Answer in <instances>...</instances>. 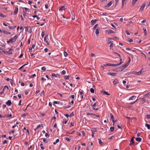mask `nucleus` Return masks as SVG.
<instances>
[{
  "label": "nucleus",
  "mask_w": 150,
  "mask_h": 150,
  "mask_svg": "<svg viewBox=\"0 0 150 150\" xmlns=\"http://www.w3.org/2000/svg\"><path fill=\"white\" fill-rule=\"evenodd\" d=\"M113 53L115 54H116L117 55H118V56L119 57L120 59V62L119 63L117 64H112L110 63H108L106 64L105 65H104V66H118L119 65H120L121 63H122V59L121 58V57L120 55L117 52H113Z\"/></svg>",
  "instance_id": "1"
},
{
  "label": "nucleus",
  "mask_w": 150,
  "mask_h": 150,
  "mask_svg": "<svg viewBox=\"0 0 150 150\" xmlns=\"http://www.w3.org/2000/svg\"><path fill=\"white\" fill-rule=\"evenodd\" d=\"M144 72V69H142L140 71L138 72L135 71H132L131 72V74H133L136 75H140Z\"/></svg>",
  "instance_id": "2"
},
{
  "label": "nucleus",
  "mask_w": 150,
  "mask_h": 150,
  "mask_svg": "<svg viewBox=\"0 0 150 150\" xmlns=\"http://www.w3.org/2000/svg\"><path fill=\"white\" fill-rule=\"evenodd\" d=\"M18 36L17 35H15L13 37L11 38L10 39L11 42L13 43L15 42L17 39Z\"/></svg>",
  "instance_id": "3"
},
{
  "label": "nucleus",
  "mask_w": 150,
  "mask_h": 150,
  "mask_svg": "<svg viewBox=\"0 0 150 150\" xmlns=\"http://www.w3.org/2000/svg\"><path fill=\"white\" fill-rule=\"evenodd\" d=\"M6 88H7V89L8 90H9V88L8 86H5L4 87L2 91L0 93V95H2L3 93H4V90L6 89Z\"/></svg>",
  "instance_id": "4"
},
{
  "label": "nucleus",
  "mask_w": 150,
  "mask_h": 150,
  "mask_svg": "<svg viewBox=\"0 0 150 150\" xmlns=\"http://www.w3.org/2000/svg\"><path fill=\"white\" fill-rule=\"evenodd\" d=\"M134 138H135V137H132V139H131V141H130L131 142L129 144V145L134 144Z\"/></svg>",
  "instance_id": "5"
},
{
  "label": "nucleus",
  "mask_w": 150,
  "mask_h": 150,
  "mask_svg": "<svg viewBox=\"0 0 150 150\" xmlns=\"http://www.w3.org/2000/svg\"><path fill=\"white\" fill-rule=\"evenodd\" d=\"M113 39L111 38H108L107 40L108 44H109L110 43L112 42H113Z\"/></svg>",
  "instance_id": "6"
},
{
  "label": "nucleus",
  "mask_w": 150,
  "mask_h": 150,
  "mask_svg": "<svg viewBox=\"0 0 150 150\" xmlns=\"http://www.w3.org/2000/svg\"><path fill=\"white\" fill-rule=\"evenodd\" d=\"M48 36V35H46L44 38V41L46 43L47 45H49L50 43L46 39V37Z\"/></svg>",
  "instance_id": "7"
},
{
  "label": "nucleus",
  "mask_w": 150,
  "mask_h": 150,
  "mask_svg": "<svg viewBox=\"0 0 150 150\" xmlns=\"http://www.w3.org/2000/svg\"><path fill=\"white\" fill-rule=\"evenodd\" d=\"M18 12V8L17 7H16L15 8V9L14 11V14L16 15V14Z\"/></svg>",
  "instance_id": "8"
},
{
  "label": "nucleus",
  "mask_w": 150,
  "mask_h": 150,
  "mask_svg": "<svg viewBox=\"0 0 150 150\" xmlns=\"http://www.w3.org/2000/svg\"><path fill=\"white\" fill-rule=\"evenodd\" d=\"M41 127H43V125L42 124L38 125L36 128L35 129V130L36 131L37 129Z\"/></svg>",
  "instance_id": "9"
},
{
  "label": "nucleus",
  "mask_w": 150,
  "mask_h": 150,
  "mask_svg": "<svg viewBox=\"0 0 150 150\" xmlns=\"http://www.w3.org/2000/svg\"><path fill=\"white\" fill-rule=\"evenodd\" d=\"M113 2L112 1H110L105 6V7H109L112 5V4Z\"/></svg>",
  "instance_id": "10"
},
{
  "label": "nucleus",
  "mask_w": 150,
  "mask_h": 150,
  "mask_svg": "<svg viewBox=\"0 0 150 150\" xmlns=\"http://www.w3.org/2000/svg\"><path fill=\"white\" fill-rule=\"evenodd\" d=\"M6 104L7 105L9 106L11 104V101L10 100H9L6 102Z\"/></svg>",
  "instance_id": "11"
},
{
  "label": "nucleus",
  "mask_w": 150,
  "mask_h": 150,
  "mask_svg": "<svg viewBox=\"0 0 150 150\" xmlns=\"http://www.w3.org/2000/svg\"><path fill=\"white\" fill-rule=\"evenodd\" d=\"M101 93H102L104 95H110V94H109L108 92H106L105 91H101L100 92Z\"/></svg>",
  "instance_id": "12"
},
{
  "label": "nucleus",
  "mask_w": 150,
  "mask_h": 150,
  "mask_svg": "<svg viewBox=\"0 0 150 150\" xmlns=\"http://www.w3.org/2000/svg\"><path fill=\"white\" fill-rule=\"evenodd\" d=\"M100 28H97L96 29V32H95V33L97 35V36H98L99 34V30Z\"/></svg>",
  "instance_id": "13"
},
{
  "label": "nucleus",
  "mask_w": 150,
  "mask_h": 150,
  "mask_svg": "<svg viewBox=\"0 0 150 150\" xmlns=\"http://www.w3.org/2000/svg\"><path fill=\"white\" fill-rule=\"evenodd\" d=\"M115 73H113V72H108L107 73V74L108 75H111L112 76H115L116 74Z\"/></svg>",
  "instance_id": "14"
},
{
  "label": "nucleus",
  "mask_w": 150,
  "mask_h": 150,
  "mask_svg": "<svg viewBox=\"0 0 150 150\" xmlns=\"http://www.w3.org/2000/svg\"><path fill=\"white\" fill-rule=\"evenodd\" d=\"M116 71L117 72L121 71H122V70L121 69V67H119L117 68L116 69Z\"/></svg>",
  "instance_id": "15"
},
{
  "label": "nucleus",
  "mask_w": 150,
  "mask_h": 150,
  "mask_svg": "<svg viewBox=\"0 0 150 150\" xmlns=\"http://www.w3.org/2000/svg\"><path fill=\"white\" fill-rule=\"evenodd\" d=\"M2 52H4V53L6 54H12V52H10L9 51H3Z\"/></svg>",
  "instance_id": "16"
},
{
  "label": "nucleus",
  "mask_w": 150,
  "mask_h": 150,
  "mask_svg": "<svg viewBox=\"0 0 150 150\" xmlns=\"http://www.w3.org/2000/svg\"><path fill=\"white\" fill-rule=\"evenodd\" d=\"M106 31L109 34L114 33V32L111 30H106Z\"/></svg>",
  "instance_id": "17"
},
{
  "label": "nucleus",
  "mask_w": 150,
  "mask_h": 150,
  "mask_svg": "<svg viewBox=\"0 0 150 150\" xmlns=\"http://www.w3.org/2000/svg\"><path fill=\"white\" fill-rule=\"evenodd\" d=\"M136 96H133L129 98V100H133L134 99H135L136 98Z\"/></svg>",
  "instance_id": "18"
},
{
  "label": "nucleus",
  "mask_w": 150,
  "mask_h": 150,
  "mask_svg": "<svg viewBox=\"0 0 150 150\" xmlns=\"http://www.w3.org/2000/svg\"><path fill=\"white\" fill-rule=\"evenodd\" d=\"M145 5H146V4H144L140 8V10H143L144 8L145 7Z\"/></svg>",
  "instance_id": "19"
},
{
  "label": "nucleus",
  "mask_w": 150,
  "mask_h": 150,
  "mask_svg": "<svg viewBox=\"0 0 150 150\" xmlns=\"http://www.w3.org/2000/svg\"><path fill=\"white\" fill-rule=\"evenodd\" d=\"M149 96H150V93H149L144 95V97L145 98H146L147 97H149Z\"/></svg>",
  "instance_id": "20"
},
{
  "label": "nucleus",
  "mask_w": 150,
  "mask_h": 150,
  "mask_svg": "<svg viewBox=\"0 0 150 150\" xmlns=\"http://www.w3.org/2000/svg\"><path fill=\"white\" fill-rule=\"evenodd\" d=\"M118 81L117 80H116V79H115V80L113 81V83L114 85L117 84V83H118Z\"/></svg>",
  "instance_id": "21"
},
{
  "label": "nucleus",
  "mask_w": 150,
  "mask_h": 150,
  "mask_svg": "<svg viewBox=\"0 0 150 150\" xmlns=\"http://www.w3.org/2000/svg\"><path fill=\"white\" fill-rule=\"evenodd\" d=\"M28 115V114L27 113H24L22 114L21 115V116L22 117H24Z\"/></svg>",
  "instance_id": "22"
},
{
  "label": "nucleus",
  "mask_w": 150,
  "mask_h": 150,
  "mask_svg": "<svg viewBox=\"0 0 150 150\" xmlns=\"http://www.w3.org/2000/svg\"><path fill=\"white\" fill-rule=\"evenodd\" d=\"M86 115H93V116L95 115H94V114H93V113H90V112L87 113L86 114Z\"/></svg>",
  "instance_id": "23"
},
{
  "label": "nucleus",
  "mask_w": 150,
  "mask_h": 150,
  "mask_svg": "<svg viewBox=\"0 0 150 150\" xmlns=\"http://www.w3.org/2000/svg\"><path fill=\"white\" fill-rule=\"evenodd\" d=\"M129 60L128 62L126 63V64L125 65H124V66H128L131 60L130 58L129 57Z\"/></svg>",
  "instance_id": "24"
},
{
  "label": "nucleus",
  "mask_w": 150,
  "mask_h": 150,
  "mask_svg": "<svg viewBox=\"0 0 150 150\" xmlns=\"http://www.w3.org/2000/svg\"><path fill=\"white\" fill-rule=\"evenodd\" d=\"M144 98H145L144 97V98H141L142 99L141 102L142 103H144L145 102Z\"/></svg>",
  "instance_id": "25"
},
{
  "label": "nucleus",
  "mask_w": 150,
  "mask_h": 150,
  "mask_svg": "<svg viewBox=\"0 0 150 150\" xmlns=\"http://www.w3.org/2000/svg\"><path fill=\"white\" fill-rule=\"evenodd\" d=\"M52 76L57 77H58L59 74H54L52 73Z\"/></svg>",
  "instance_id": "26"
},
{
  "label": "nucleus",
  "mask_w": 150,
  "mask_h": 150,
  "mask_svg": "<svg viewBox=\"0 0 150 150\" xmlns=\"http://www.w3.org/2000/svg\"><path fill=\"white\" fill-rule=\"evenodd\" d=\"M136 140L138 142H140L142 140V139L140 138H137L136 139Z\"/></svg>",
  "instance_id": "27"
},
{
  "label": "nucleus",
  "mask_w": 150,
  "mask_h": 150,
  "mask_svg": "<svg viewBox=\"0 0 150 150\" xmlns=\"http://www.w3.org/2000/svg\"><path fill=\"white\" fill-rule=\"evenodd\" d=\"M3 32L4 33L6 34H11V33L10 32H8L7 31H6V30H4L3 31Z\"/></svg>",
  "instance_id": "28"
},
{
  "label": "nucleus",
  "mask_w": 150,
  "mask_h": 150,
  "mask_svg": "<svg viewBox=\"0 0 150 150\" xmlns=\"http://www.w3.org/2000/svg\"><path fill=\"white\" fill-rule=\"evenodd\" d=\"M110 115L111 116V120H112V121L113 120H114V116L113 115L112 113H110Z\"/></svg>",
  "instance_id": "29"
},
{
  "label": "nucleus",
  "mask_w": 150,
  "mask_h": 150,
  "mask_svg": "<svg viewBox=\"0 0 150 150\" xmlns=\"http://www.w3.org/2000/svg\"><path fill=\"white\" fill-rule=\"evenodd\" d=\"M145 126L148 129H150V125L147 124H145Z\"/></svg>",
  "instance_id": "30"
},
{
  "label": "nucleus",
  "mask_w": 150,
  "mask_h": 150,
  "mask_svg": "<svg viewBox=\"0 0 150 150\" xmlns=\"http://www.w3.org/2000/svg\"><path fill=\"white\" fill-rule=\"evenodd\" d=\"M115 127H111L110 128V130L111 132H113L114 130Z\"/></svg>",
  "instance_id": "31"
},
{
  "label": "nucleus",
  "mask_w": 150,
  "mask_h": 150,
  "mask_svg": "<svg viewBox=\"0 0 150 150\" xmlns=\"http://www.w3.org/2000/svg\"><path fill=\"white\" fill-rule=\"evenodd\" d=\"M99 141V143L100 144L102 145L103 144V142H102L100 139H98Z\"/></svg>",
  "instance_id": "32"
},
{
  "label": "nucleus",
  "mask_w": 150,
  "mask_h": 150,
  "mask_svg": "<svg viewBox=\"0 0 150 150\" xmlns=\"http://www.w3.org/2000/svg\"><path fill=\"white\" fill-rule=\"evenodd\" d=\"M97 21V20L96 19L92 20L91 21V23L93 24L95 23Z\"/></svg>",
  "instance_id": "33"
},
{
  "label": "nucleus",
  "mask_w": 150,
  "mask_h": 150,
  "mask_svg": "<svg viewBox=\"0 0 150 150\" xmlns=\"http://www.w3.org/2000/svg\"><path fill=\"white\" fill-rule=\"evenodd\" d=\"M90 91L91 93H93L94 92V90L93 88H91L90 90Z\"/></svg>",
  "instance_id": "34"
},
{
  "label": "nucleus",
  "mask_w": 150,
  "mask_h": 150,
  "mask_svg": "<svg viewBox=\"0 0 150 150\" xmlns=\"http://www.w3.org/2000/svg\"><path fill=\"white\" fill-rule=\"evenodd\" d=\"M143 29L144 31V35H146L147 34H146V29L144 28H143Z\"/></svg>",
  "instance_id": "35"
},
{
  "label": "nucleus",
  "mask_w": 150,
  "mask_h": 150,
  "mask_svg": "<svg viewBox=\"0 0 150 150\" xmlns=\"http://www.w3.org/2000/svg\"><path fill=\"white\" fill-rule=\"evenodd\" d=\"M66 73V71L65 70H63L61 73V74L62 75H64Z\"/></svg>",
  "instance_id": "36"
},
{
  "label": "nucleus",
  "mask_w": 150,
  "mask_h": 150,
  "mask_svg": "<svg viewBox=\"0 0 150 150\" xmlns=\"http://www.w3.org/2000/svg\"><path fill=\"white\" fill-rule=\"evenodd\" d=\"M43 145V144L42 143L40 144V146H41V149H45V148L42 146Z\"/></svg>",
  "instance_id": "37"
},
{
  "label": "nucleus",
  "mask_w": 150,
  "mask_h": 150,
  "mask_svg": "<svg viewBox=\"0 0 150 150\" xmlns=\"http://www.w3.org/2000/svg\"><path fill=\"white\" fill-rule=\"evenodd\" d=\"M80 94L81 95V98H83V92L82 91L80 92Z\"/></svg>",
  "instance_id": "38"
},
{
  "label": "nucleus",
  "mask_w": 150,
  "mask_h": 150,
  "mask_svg": "<svg viewBox=\"0 0 150 150\" xmlns=\"http://www.w3.org/2000/svg\"><path fill=\"white\" fill-rule=\"evenodd\" d=\"M122 71L127 66H120Z\"/></svg>",
  "instance_id": "39"
},
{
  "label": "nucleus",
  "mask_w": 150,
  "mask_h": 150,
  "mask_svg": "<svg viewBox=\"0 0 150 150\" xmlns=\"http://www.w3.org/2000/svg\"><path fill=\"white\" fill-rule=\"evenodd\" d=\"M6 117V115H5L4 116H2L1 115V114H0V117L1 118H5V117Z\"/></svg>",
  "instance_id": "40"
},
{
  "label": "nucleus",
  "mask_w": 150,
  "mask_h": 150,
  "mask_svg": "<svg viewBox=\"0 0 150 150\" xmlns=\"http://www.w3.org/2000/svg\"><path fill=\"white\" fill-rule=\"evenodd\" d=\"M36 76V75L35 74H33V75H31L30 76V77H31V78H33L35 77Z\"/></svg>",
  "instance_id": "41"
},
{
  "label": "nucleus",
  "mask_w": 150,
  "mask_h": 150,
  "mask_svg": "<svg viewBox=\"0 0 150 150\" xmlns=\"http://www.w3.org/2000/svg\"><path fill=\"white\" fill-rule=\"evenodd\" d=\"M44 94V91H42L40 94V96L42 97L43 96Z\"/></svg>",
  "instance_id": "42"
},
{
  "label": "nucleus",
  "mask_w": 150,
  "mask_h": 150,
  "mask_svg": "<svg viewBox=\"0 0 150 150\" xmlns=\"http://www.w3.org/2000/svg\"><path fill=\"white\" fill-rule=\"evenodd\" d=\"M0 16L1 17H2V18H4L6 17L5 15H4V14H0Z\"/></svg>",
  "instance_id": "43"
},
{
  "label": "nucleus",
  "mask_w": 150,
  "mask_h": 150,
  "mask_svg": "<svg viewBox=\"0 0 150 150\" xmlns=\"http://www.w3.org/2000/svg\"><path fill=\"white\" fill-rule=\"evenodd\" d=\"M118 121V120L117 119H115V120H113L112 121V122L113 123H115V122H117Z\"/></svg>",
  "instance_id": "44"
},
{
  "label": "nucleus",
  "mask_w": 150,
  "mask_h": 150,
  "mask_svg": "<svg viewBox=\"0 0 150 150\" xmlns=\"http://www.w3.org/2000/svg\"><path fill=\"white\" fill-rule=\"evenodd\" d=\"M42 36V38H43L45 35V33L44 31L42 32L41 34Z\"/></svg>",
  "instance_id": "45"
},
{
  "label": "nucleus",
  "mask_w": 150,
  "mask_h": 150,
  "mask_svg": "<svg viewBox=\"0 0 150 150\" xmlns=\"http://www.w3.org/2000/svg\"><path fill=\"white\" fill-rule=\"evenodd\" d=\"M60 102L59 101H54L53 102L54 103L56 104H59Z\"/></svg>",
  "instance_id": "46"
},
{
  "label": "nucleus",
  "mask_w": 150,
  "mask_h": 150,
  "mask_svg": "<svg viewBox=\"0 0 150 150\" xmlns=\"http://www.w3.org/2000/svg\"><path fill=\"white\" fill-rule=\"evenodd\" d=\"M74 116L73 112L72 113H71L70 115V117H71Z\"/></svg>",
  "instance_id": "47"
},
{
  "label": "nucleus",
  "mask_w": 150,
  "mask_h": 150,
  "mask_svg": "<svg viewBox=\"0 0 150 150\" xmlns=\"http://www.w3.org/2000/svg\"><path fill=\"white\" fill-rule=\"evenodd\" d=\"M65 78L64 79L65 80H68L69 79L70 76H68L67 77H66V76H65Z\"/></svg>",
  "instance_id": "48"
},
{
  "label": "nucleus",
  "mask_w": 150,
  "mask_h": 150,
  "mask_svg": "<svg viewBox=\"0 0 150 150\" xmlns=\"http://www.w3.org/2000/svg\"><path fill=\"white\" fill-rule=\"evenodd\" d=\"M65 139L68 142H69L70 141V139L68 138H65Z\"/></svg>",
  "instance_id": "49"
},
{
  "label": "nucleus",
  "mask_w": 150,
  "mask_h": 150,
  "mask_svg": "<svg viewBox=\"0 0 150 150\" xmlns=\"http://www.w3.org/2000/svg\"><path fill=\"white\" fill-rule=\"evenodd\" d=\"M98 25L97 24L95 25L93 28V29H95L98 27Z\"/></svg>",
  "instance_id": "50"
},
{
  "label": "nucleus",
  "mask_w": 150,
  "mask_h": 150,
  "mask_svg": "<svg viewBox=\"0 0 150 150\" xmlns=\"http://www.w3.org/2000/svg\"><path fill=\"white\" fill-rule=\"evenodd\" d=\"M41 69L43 71H45L46 70V68L44 66L42 67Z\"/></svg>",
  "instance_id": "51"
},
{
  "label": "nucleus",
  "mask_w": 150,
  "mask_h": 150,
  "mask_svg": "<svg viewBox=\"0 0 150 150\" xmlns=\"http://www.w3.org/2000/svg\"><path fill=\"white\" fill-rule=\"evenodd\" d=\"M137 1H136V0H133L132 2V4L134 5Z\"/></svg>",
  "instance_id": "52"
},
{
  "label": "nucleus",
  "mask_w": 150,
  "mask_h": 150,
  "mask_svg": "<svg viewBox=\"0 0 150 150\" xmlns=\"http://www.w3.org/2000/svg\"><path fill=\"white\" fill-rule=\"evenodd\" d=\"M7 141L6 140H5L3 142V144H4L5 143H7Z\"/></svg>",
  "instance_id": "53"
},
{
  "label": "nucleus",
  "mask_w": 150,
  "mask_h": 150,
  "mask_svg": "<svg viewBox=\"0 0 150 150\" xmlns=\"http://www.w3.org/2000/svg\"><path fill=\"white\" fill-rule=\"evenodd\" d=\"M114 137V136L112 135V136L108 138L109 140H111L112 139L113 137Z\"/></svg>",
  "instance_id": "54"
},
{
  "label": "nucleus",
  "mask_w": 150,
  "mask_h": 150,
  "mask_svg": "<svg viewBox=\"0 0 150 150\" xmlns=\"http://www.w3.org/2000/svg\"><path fill=\"white\" fill-rule=\"evenodd\" d=\"M91 131H92V132H96L97 130L96 129H93L92 130L91 129Z\"/></svg>",
  "instance_id": "55"
},
{
  "label": "nucleus",
  "mask_w": 150,
  "mask_h": 150,
  "mask_svg": "<svg viewBox=\"0 0 150 150\" xmlns=\"http://www.w3.org/2000/svg\"><path fill=\"white\" fill-rule=\"evenodd\" d=\"M45 136L46 137L48 138L49 137V135L47 133H45Z\"/></svg>",
  "instance_id": "56"
},
{
  "label": "nucleus",
  "mask_w": 150,
  "mask_h": 150,
  "mask_svg": "<svg viewBox=\"0 0 150 150\" xmlns=\"http://www.w3.org/2000/svg\"><path fill=\"white\" fill-rule=\"evenodd\" d=\"M64 56L65 57H67V52H64Z\"/></svg>",
  "instance_id": "57"
},
{
  "label": "nucleus",
  "mask_w": 150,
  "mask_h": 150,
  "mask_svg": "<svg viewBox=\"0 0 150 150\" xmlns=\"http://www.w3.org/2000/svg\"><path fill=\"white\" fill-rule=\"evenodd\" d=\"M74 125V124L73 122H71V125H70V127H72V126H73Z\"/></svg>",
  "instance_id": "58"
},
{
  "label": "nucleus",
  "mask_w": 150,
  "mask_h": 150,
  "mask_svg": "<svg viewBox=\"0 0 150 150\" xmlns=\"http://www.w3.org/2000/svg\"><path fill=\"white\" fill-rule=\"evenodd\" d=\"M70 107H71V106H68L67 107H64V109H66V108H70Z\"/></svg>",
  "instance_id": "59"
},
{
  "label": "nucleus",
  "mask_w": 150,
  "mask_h": 150,
  "mask_svg": "<svg viewBox=\"0 0 150 150\" xmlns=\"http://www.w3.org/2000/svg\"><path fill=\"white\" fill-rule=\"evenodd\" d=\"M43 142L45 143H47L48 142V141H47L45 139H44L43 140Z\"/></svg>",
  "instance_id": "60"
},
{
  "label": "nucleus",
  "mask_w": 150,
  "mask_h": 150,
  "mask_svg": "<svg viewBox=\"0 0 150 150\" xmlns=\"http://www.w3.org/2000/svg\"><path fill=\"white\" fill-rule=\"evenodd\" d=\"M94 133L93 132H92V134H91V136H92V137L93 138L94 137H95V136L94 135Z\"/></svg>",
  "instance_id": "61"
},
{
  "label": "nucleus",
  "mask_w": 150,
  "mask_h": 150,
  "mask_svg": "<svg viewBox=\"0 0 150 150\" xmlns=\"http://www.w3.org/2000/svg\"><path fill=\"white\" fill-rule=\"evenodd\" d=\"M82 133L83 136H85V132L83 131H82Z\"/></svg>",
  "instance_id": "62"
},
{
  "label": "nucleus",
  "mask_w": 150,
  "mask_h": 150,
  "mask_svg": "<svg viewBox=\"0 0 150 150\" xmlns=\"http://www.w3.org/2000/svg\"><path fill=\"white\" fill-rule=\"evenodd\" d=\"M113 43H111L110 44V47L111 48L112 47H113Z\"/></svg>",
  "instance_id": "63"
},
{
  "label": "nucleus",
  "mask_w": 150,
  "mask_h": 150,
  "mask_svg": "<svg viewBox=\"0 0 150 150\" xmlns=\"http://www.w3.org/2000/svg\"><path fill=\"white\" fill-rule=\"evenodd\" d=\"M146 116L148 118V119L150 118V114L147 115Z\"/></svg>",
  "instance_id": "64"
}]
</instances>
